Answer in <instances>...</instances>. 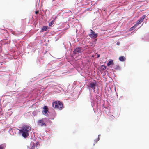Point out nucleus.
Wrapping results in <instances>:
<instances>
[{"label": "nucleus", "instance_id": "obj_15", "mask_svg": "<svg viewBox=\"0 0 149 149\" xmlns=\"http://www.w3.org/2000/svg\"><path fill=\"white\" fill-rule=\"evenodd\" d=\"M54 24V20L50 22L49 23V26H51Z\"/></svg>", "mask_w": 149, "mask_h": 149}, {"label": "nucleus", "instance_id": "obj_10", "mask_svg": "<svg viewBox=\"0 0 149 149\" xmlns=\"http://www.w3.org/2000/svg\"><path fill=\"white\" fill-rule=\"evenodd\" d=\"M119 59L121 61H125L126 58L124 56H121L119 58Z\"/></svg>", "mask_w": 149, "mask_h": 149}, {"label": "nucleus", "instance_id": "obj_16", "mask_svg": "<svg viewBox=\"0 0 149 149\" xmlns=\"http://www.w3.org/2000/svg\"><path fill=\"white\" fill-rule=\"evenodd\" d=\"M0 149H3V147L1 145H0Z\"/></svg>", "mask_w": 149, "mask_h": 149}, {"label": "nucleus", "instance_id": "obj_18", "mask_svg": "<svg viewBox=\"0 0 149 149\" xmlns=\"http://www.w3.org/2000/svg\"><path fill=\"white\" fill-rule=\"evenodd\" d=\"M99 137H98V138L97 139V141H96V142H97L98 141H99Z\"/></svg>", "mask_w": 149, "mask_h": 149}, {"label": "nucleus", "instance_id": "obj_19", "mask_svg": "<svg viewBox=\"0 0 149 149\" xmlns=\"http://www.w3.org/2000/svg\"><path fill=\"white\" fill-rule=\"evenodd\" d=\"M38 13V11H36L35 12L36 14H37Z\"/></svg>", "mask_w": 149, "mask_h": 149}, {"label": "nucleus", "instance_id": "obj_8", "mask_svg": "<svg viewBox=\"0 0 149 149\" xmlns=\"http://www.w3.org/2000/svg\"><path fill=\"white\" fill-rule=\"evenodd\" d=\"M88 86L91 88H93L94 90H95V84L93 82L89 84Z\"/></svg>", "mask_w": 149, "mask_h": 149}, {"label": "nucleus", "instance_id": "obj_9", "mask_svg": "<svg viewBox=\"0 0 149 149\" xmlns=\"http://www.w3.org/2000/svg\"><path fill=\"white\" fill-rule=\"evenodd\" d=\"M48 29V28L47 26H43L42 28V29L41 31L43 32V31H45L46 30H47V29Z\"/></svg>", "mask_w": 149, "mask_h": 149}, {"label": "nucleus", "instance_id": "obj_7", "mask_svg": "<svg viewBox=\"0 0 149 149\" xmlns=\"http://www.w3.org/2000/svg\"><path fill=\"white\" fill-rule=\"evenodd\" d=\"M91 33L90 34V36L92 38H96L97 36V34L95 33V32L91 29Z\"/></svg>", "mask_w": 149, "mask_h": 149}, {"label": "nucleus", "instance_id": "obj_12", "mask_svg": "<svg viewBox=\"0 0 149 149\" xmlns=\"http://www.w3.org/2000/svg\"><path fill=\"white\" fill-rule=\"evenodd\" d=\"M137 27V26L135 24L134 26H133V27H131L130 28V31H131L132 30H133V29H134L135 28H136Z\"/></svg>", "mask_w": 149, "mask_h": 149}, {"label": "nucleus", "instance_id": "obj_5", "mask_svg": "<svg viewBox=\"0 0 149 149\" xmlns=\"http://www.w3.org/2000/svg\"><path fill=\"white\" fill-rule=\"evenodd\" d=\"M82 52V48L81 47H78L76 48L73 51L74 54H77L78 53H81Z\"/></svg>", "mask_w": 149, "mask_h": 149}, {"label": "nucleus", "instance_id": "obj_14", "mask_svg": "<svg viewBox=\"0 0 149 149\" xmlns=\"http://www.w3.org/2000/svg\"><path fill=\"white\" fill-rule=\"evenodd\" d=\"M106 68V66L103 65H102L101 66V69L103 70H105Z\"/></svg>", "mask_w": 149, "mask_h": 149}, {"label": "nucleus", "instance_id": "obj_13", "mask_svg": "<svg viewBox=\"0 0 149 149\" xmlns=\"http://www.w3.org/2000/svg\"><path fill=\"white\" fill-rule=\"evenodd\" d=\"M32 146L31 148V149H34L35 147V144L34 142H32L31 144Z\"/></svg>", "mask_w": 149, "mask_h": 149}, {"label": "nucleus", "instance_id": "obj_17", "mask_svg": "<svg viewBox=\"0 0 149 149\" xmlns=\"http://www.w3.org/2000/svg\"><path fill=\"white\" fill-rule=\"evenodd\" d=\"M117 45H120V42H118L117 43Z\"/></svg>", "mask_w": 149, "mask_h": 149}, {"label": "nucleus", "instance_id": "obj_4", "mask_svg": "<svg viewBox=\"0 0 149 149\" xmlns=\"http://www.w3.org/2000/svg\"><path fill=\"white\" fill-rule=\"evenodd\" d=\"M146 15H144L142 17H141L137 21L135 25L137 26L139 24L141 23L144 20V19L145 18Z\"/></svg>", "mask_w": 149, "mask_h": 149}, {"label": "nucleus", "instance_id": "obj_21", "mask_svg": "<svg viewBox=\"0 0 149 149\" xmlns=\"http://www.w3.org/2000/svg\"><path fill=\"white\" fill-rule=\"evenodd\" d=\"M38 142L37 143H36V144L37 145H38Z\"/></svg>", "mask_w": 149, "mask_h": 149}, {"label": "nucleus", "instance_id": "obj_6", "mask_svg": "<svg viewBox=\"0 0 149 149\" xmlns=\"http://www.w3.org/2000/svg\"><path fill=\"white\" fill-rule=\"evenodd\" d=\"M48 111V108L46 106H44L43 107V110L42 111L43 113L46 116H47L48 114L47 113Z\"/></svg>", "mask_w": 149, "mask_h": 149}, {"label": "nucleus", "instance_id": "obj_20", "mask_svg": "<svg viewBox=\"0 0 149 149\" xmlns=\"http://www.w3.org/2000/svg\"><path fill=\"white\" fill-rule=\"evenodd\" d=\"M97 56H97L98 58L100 57V55H98Z\"/></svg>", "mask_w": 149, "mask_h": 149}, {"label": "nucleus", "instance_id": "obj_11", "mask_svg": "<svg viewBox=\"0 0 149 149\" xmlns=\"http://www.w3.org/2000/svg\"><path fill=\"white\" fill-rule=\"evenodd\" d=\"M113 61L112 60H111L110 61L107 63L108 66H109L110 65H113Z\"/></svg>", "mask_w": 149, "mask_h": 149}, {"label": "nucleus", "instance_id": "obj_3", "mask_svg": "<svg viewBox=\"0 0 149 149\" xmlns=\"http://www.w3.org/2000/svg\"><path fill=\"white\" fill-rule=\"evenodd\" d=\"M47 118H43L38 120L37 122V124L39 126L46 127L47 126L46 124Z\"/></svg>", "mask_w": 149, "mask_h": 149}, {"label": "nucleus", "instance_id": "obj_1", "mask_svg": "<svg viewBox=\"0 0 149 149\" xmlns=\"http://www.w3.org/2000/svg\"><path fill=\"white\" fill-rule=\"evenodd\" d=\"M31 127L27 125H24L19 131L22 133V136L24 138H26L29 135V132L31 130Z\"/></svg>", "mask_w": 149, "mask_h": 149}, {"label": "nucleus", "instance_id": "obj_2", "mask_svg": "<svg viewBox=\"0 0 149 149\" xmlns=\"http://www.w3.org/2000/svg\"><path fill=\"white\" fill-rule=\"evenodd\" d=\"M52 105L54 108L57 109L59 110L62 109L63 107L62 103L59 101H55L53 102Z\"/></svg>", "mask_w": 149, "mask_h": 149}]
</instances>
